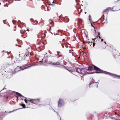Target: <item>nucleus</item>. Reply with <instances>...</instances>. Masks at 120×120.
I'll use <instances>...</instances> for the list:
<instances>
[{"instance_id": "nucleus-1", "label": "nucleus", "mask_w": 120, "mask_h": 120, "mask_svg": "<svg viewBox=\"0 0 120 120\" xmlns=\"http://www.w3.org/2000/svg\"><path fill=\"white\" fill-rule=\"evenodd\" d=\"M87 70L91 71L94 70L96 71V73H100L101 71V69L94 65L92 66H89L88 67Z\"/></svg>"}, {"instance_id": "nucleus-2", "label": "nucleus", "mask_w": 120, "mask_h": 120, "mask_svg": "<svg viewBox=\"0 0 120 120\" xmlns=\"http://www.w3.org/2000/svg\"><path fill=\"white\" fill-rule=\"evenodd\" d=\"M58 107H61L63 106L64 104L63 99L61 98H60L58 103Z\"/></svg>"}, {"instance_id": "nucleus-3", "label": "nucleus", "mask_w": 120, "mask_h": 120, "mask_svg": "<svg viewBox=\"0 0 120 120\" xmlns=\"http://www.w3.org/2000/svg\"><path fill=\"white\" fill-rule=\"evenodd\" d=\"M40 101V99L37 98L36 99H33V103L37 104Z\"/></svg>"}, {"instance_id": "nucleus-4", "label": "nucleus", "mask_w": 120, "mask_h": 120, "mask_svg": "<svg viewBox=\"0 0 120 120\" xmlns=\"http://www.w3.org/2000/svg\"><path fill=\"white\" fill-rule=\"evenodd\" d=\"M112 8L114 11H116L120 9V3L117 6H113Z\"/></svg>"}, {"instance_id": "nucleus-5", "label": "nucleus", "mask_w": 120, "mask_h": 120, "mask_svg": "<svg viewBox=\"0 0 120 120\" xmlns=\"http://www.w3.org/2000/svg\"><path fill=\"white\" fill-rule=\"evenodd\" d=\"M76 71L77 72L81 74H83V71L82 69L81 70L79 68H78L76 70Z\"/></svg>"}, {"instance_id": "nucleus-6", "label": "nucleus", "mask_w": 120, "mask_h": 120, "mask_svg": "<svg viewBox=\"0 0 120 120\" xmlns=\"http://www.w3.org/2000/svg\"><path fill=\"white\" fill-rule=\"evenodd\" d=\"M55 44L57 46H59L60 45V41H56L55 42Z\"/></svg>"}, {"instance_id": "nucleus-7", "label": "nucleus", "mask_w": 120, "mask_h": 120, "mask_svg": "<svg viewBox=\"0 0 120 120\" xmlns=\"http://www.w3.org/2000/svg\"><path fill=\"white\" fill-rule=\"evenodd\" d=\"M110 9V8H108L106 9L105 11H104L103 12L104 13L103 14H104V13L105 14H108L109 11V10Z\"/></svg>"}, {"instance_id": "nucleus-8", "label": "nucleus", "mask_w": 120, "mask_h": 120, "mask_svg": "<svg viewBox=\"0 0 120 120\" xmlns=\"http://www.w3.org/2000/svg\"><path fill=\"white\" fill-rule=\"evenodd\" d=\"M16 94L19 97H23V98H26V97H24L23 95H22L21 94H20L18 92H16Z\"/></svg>"}, {"instance_id": "nucleus-9", "label": "nucleus", "mask_w": 120, "mask_h": 120, "mask_svg": "<svg viewBox=\"0 0 120 120\" xmlns=\"http://www.w3.org/2000/svg\"><path fill=\"white\" fill-rule=\"evenodd\" d=\"M86 43L90 44V46H91V45H93V47H94L95 46V45L96 44V43H95L94 42L93 44L92 42H90L89 41L87 42H86Z\"/></svg>"}, {"instance_id": "nucleus-10", "label": "nucleus", "mask_w": 120, "mask_h": 120, "mask_svg": "<svg viewBox=\"0 0 120 120\" xmlns=\"http://www.w3.org/2000/svg\"><path fill=\"white\" fill-rule=\"evenodd\" d=\"M27 101L29 102H31V103H33V99H30L28 98L26 99Z\"/></svg>"}, {"instance_id": "nucleus-11", "label": "nucleus", "mask_w": 120, "mask_h": 120, "mask_svg": "<svg viewBox=\"0 0 120 120\" xmlns=\"http://www.w3.org/2000/svg\"><path fill=\"white\" fill-rule=\"evenodd\" d=\"M5 92L2 93L0 94V98H1L2 97L3 98H4L5 97Z\"/></svg>"}, {"instance_id": "nucleus-12", "label": "nucleus", "mask_w": 120, "mask_h": 120, "mask_svg": "<svg viewBox=\"0 0 120 120\" xmlns=\"http://www.w3.org/2000/svg\"><path fill=\"white\" fill-rule=\"evenodd\" d=\"M60 38L61 39H62L63 41L64 42L65 41V39L63 38V36H60Z\"/></svg>"}, {"instance_id": "nucleus-13", "label": "nucleus", "mask_w": 120, "mask_h": 120, "mask_svg": "<svg viewBox=\"0 0 120 120\" xmlns=\"http://www.w3.org/2000/svg\"><path fill=\"white\" fill-rule=\"evenodd\" d=\"M24 101L26 103V104L27 105H30V103L29 102L27 101V100H26V99H25L24 100Z\"/></svg>"}, {"instance_id": "nucleus-14", "label": "nucleus", "mask_w": 120, "mask_h": 120, "mask_svg": "<svg viewBox=\"0 0 120 120\" xmlns=\"http://www.w3.org/2000/svg\"><path fill=\"white\" fill-rule=\"evenodd\" d=\"M120 55V53H119L117 55H115L114 56V57L115 58H118V56H119Z\"/></svg>"}, {"instance_id": "nucleus-15", "label": "nucleus", "mask_w": 120, "mask_h": 120, "mask_svg": "<svg viewBox=\"0 0 120 120\" xmlns=\"http://www.w3.org/2000/svg\"><path fill=\"white\" fill-rule=\"evenodd\" d=\"M110 75L113 76L114 78H116L118 76L116 75L112 74H111Z\"/></svg>"}, {"instance_id": "nucleus-16", "label": "nucleus", "mask_w": 120, "mask_h": 120, "mask_svg": "<svg viewBox=\"0 0 120 120\" xmlns=\"http://www.w3.org/2000/svg\"><path fill=\"white\" fill-rule=\"evenodd\" d=\"M97 82H94L93 83H92V82H91V83H90L89 85V86H90V85L91 84H92V86H94V85H95V83H97Z\"/></svg>"}, {"instance_id": "nucleus-17", "label": "nucleus", "mask_w": 120, "mask_h": 120, "mask_svg": "<svg viewBox=\"0 0 120 120\" xmlns=\"http://www.w3.org/2000/svg\"><path fill=\"white\" fill-rule=\"evenodd\" d=\"M21 106H22L24 108H26V105L25 104H22L21 105Z\"/></svg>"}, {"instance_id": "nucleus-18", "label": "nucleus", "mask_w": 120, "mask_h": 120, "mask_svg": "<svg viewBox=\"0 0 120 120\" xmlns=\"http://www.w3.org/2000/svg\"><path fill=\"white\" fill-rule=\"evenodd\" d=\"M51 26H49V30H48V29H47V30L48 31H50L51 30Z\"/></svg>"}, {"instance_id": "nucleus-19", "label": "nucleus", "mask_w": 120, "mask_h": 120, "mask_svg": "<svg viewBox=\"0 0 120 120\" xmlns=\"http://www.w3.org/2000/svg\"><path fill=\"white\" fill-rule=\"evenodd\" d=\"M78 22H79V21H81V20H82L81 19H80V18L78 19Z\"/></svg>"}, {"instance_id": "nucleus-20", "label": "nucleus", "mask_w": 120, "mask_h": 120, "mask_svg": "<svg viewBox=\"0 0 120 120\" xmlns=\"http://www.w3.org/2000/svg\"><path fill=\"white\" fill-rule=\"evenodd\" d=\"M82 20H81V21H79V22H78V23H79V24H81V23L82 22Z\"/></svg>"}, {"instance_id": "nucleus-21", "label": "nucleus", "mask_w": 120, "mask_h": 120, "mask_svg": "<svg viewBox=\"0 0 120 120\" xmlns=\"http://www.w3.org/2000/svg\"><path fill=\"white\" fill-rule=\"evenodd\" d=\"M26 32V31H23V33H22V34H25V33Z\"/></svg>"}, {"instance_id": "nucleus-22", "label": "nucleus", "mask_w": 120, "mask_h": 120, "mask_svg": "<svg viewBox=\"0 0 120 120\" xmlns=\"http://www.w3.org/2000/svg\"><path fill=\"white\" fill-rule=\"evenodd\" d=\"M30 20L31 21H34V20L32 19H30Z\"/></svg>"}, {"instance_id": "nucleus-23", "label": "nucleus", "mask_w": 120, "mask_h": 120, "mask_svg": "<svg viewBox=\"0 0 120 120\" xmlns=\"http://www.w3.org/2000/svg\"><path fill=\"white\" fill-rule=\"evenodd\" d=\"M23 32V31H22L21 30L20 31V33H21V34H22Z\"/></svg>"}, {"instance_id": "nucleus-24", "label": "nucleus", "mask_w": 120, "mask_h": 120, "mask_svg": "<svg viewBox=\"0 0 120 120\" xmlns=\"http://www.w3.org/2000/svg\"><path fill=\"white\" fill-rule=\"evenodd\" d=\"M59 63L58 62H56V64H59Z\"/></svg>"}, {"instance_id": "nucleus-25", "label": "nucleus", "mask_w": 120, "mask_h": 120, "mask_svg": "<svg viewBox=\"0 0 120 120\" xmlns=\"http://www.w3.org/2000/svg\"><path fill=\"white\" fill-rule=\"evenodd\" d=\"M61 45L62 46L63 48L64 47V46L63 44Z\"/></svg>"}, {"instance_id": "nucleus-26", "label": "nucleus", "mask_w": 120, "mask_h": 120, "mask_svg": "<svg viewBox=\"0 0 120 120\" xmlns=\"http://www.w3.org/2000/svg\"><path fill=\"white\" fill-rule=\"evenodd\" d=\"M29 67V66H28V67H25L24 68L25 69V68H28V67Z\"/></svg>"}, {"instance_id": "nucleus-27", "label": "nucleus", "mask_w": 120, "mask_h": 120, "mask_svg": "<svg viewBox=\"0 0 120 120\" xmlns=\"http://www.w3.org/2000/svg\"><path fill=\"white\" fill-rule=\"evenodd\" d=\"M26 30L27 31H29V29H27Z\"/></svg>"}, {"instance_id": "nucleus-28", "label": "nucleus", "mask_w": 120, "mask_h": 120, "mask_svg": "<svg viewBox=\"0 0 120 120\" xmlns=\"http://www.w3.org/2000/svg\"><path fill=\"white\" fill-rule=\"evenodd\" d=\"M15 45H16V46H18L19 47H20L19 45H17V44H16Z\"/></svg>"}, {"instance_id": "nucleus-29", "label": "nucleus", "mask_w": 120, "mask_h": 120, "mask_svg": "<svg viewBox=\"0 0 120 120\" xmlns=\"http://www.w3.org/2000/svg\"><path fill=\"white\" fill-rule=\"evenodd\" d=\"M96 86V87H98V85H97V84H96V86Z\"/></svg>"}, {"instance_id": "nucleus-30", "label": "nucleus", "mask_w": 120, "mask_h": 120, "mask_svg": "<svg viewBox=\"0 0 120 120\" xmlns=\"http://www.w3.org/2000/svg\"><path fill=\"white\" fill-rule=\"evenodd\" d=\"M57 53H60V52H59V51H57Z\"/></svg>"}, {"instance_id": "nucleus-31", "label": "nucleus", "mask_w": 120, "mask_h": 120, "mask_svg": "<svg viewBox=\"0 0 120 120\" xmlns=\"http://www.w3.org/2000/svg\"><path fill=\"white\" fill-rule=\"evenodd\" d=\"M103 39H102L101 40V41H103Z\"/></svg>"}, {"instance_id": "nucleus-32", "label": "nucleus", "mask_w": 120, "mask_h": 120, "mask_svg": "<svg viewBox=\"0 0 120 120\" xmlns=\"http://www.w3.org/2000/svg\"><path fill=\"white\" fill-rule=\"evenodd\" d=\"M89 17L90 18V17H91V16L90 15H89Z\"/></svg>"}, {"instance_id": "nucleus-33", "label": "nucleus", "mask_w": 120, "mask_h": 120, "mask_svg": "<svg viewBox=\"0 0 120 120\" xmlns=\"http://www.w3.org/2000/svg\"><path fill=\"white\" fill-rule=\"evenodd\" d=\"M6 98H7V99H8V97H7H7H6Z\"/></svg>"}, {"instance_id": "nucleus-34", "label": "nucleus", "mask_w": 120, "mask_h": 120, "mask_svg": "<svg viewBox=\"0 0 120 120\" xmlns=\"http://www.w3.org/2000/svg\"><path fill=\"white\" fill-rule=\"evenodd\" d=\"M115 114L116 115V114H117V113H116V112H115Z\"/></svg>"}, {"instance_id": "nucleus-35", "label": "nucleus", "mask_w": 120, "mask_h": 120, "mask_svg": "<svg viewBox=\"0 0 120 120\" xmlns=\"http://www.w3.org/2000/svg\"><path fill=\"white\" fill-rule=\"evenodd\" d=\"M60 16H60L59 17V18H60Z\"/></svg>"}, {"instance_id": "nucleus-36", "label": "nucleus", "mask_w": 120, "mask_h": 120, "mask_svg": "<svg viewBox=\"0 0 120 120\" xmlns=\"http://www.w3.org/2000/svg\"><path fill=\"white\" fill-rule=\"evenodd\" d=\"M99 38H101L100 37V36H99Z\"/></svg>"}, {"instance_id": "nucleus-37", "label": "nucleus", "mask_w": 120, "mask_h": 120, "mask_svg": "<svg viewBox=\"0 0 120 120\" xmlns=\"http://www.w3.org/2000/svg\"><path fill=\"white\" fill-rule=\"evenodd\" d=\"M95 39H93V40H94V41H95L94 40Z\"/></svg>"}, {"instance_id": "nucleus-38", "label": "nucleus", "mask_w": 120, "mask_h": 120, "mask_svg": "<svg viewBox=\"0 0 120 120\" xmlns=\"http://www.w3.org/2000/svg\"><path fill=\"white\" fill-rule=\"evenodd\" d=\"M115 8V9H117V8Z\"/></svg>"}, {"instance_id": "nucleus-39", "label": "nucleus", "mask_w": 120, "mask_h": 120, "mask_svg": "<svg viewBox=\"0 0 120 120\" xmlns=\"http://www.w3.org/2000/svg\"><path fill=\"white\" fill-rule=\"evenodd\" d=\"M105 44H106V42H105Z\"/></svg>"}, {"instance_id": "nucleus-40", "label": "nucleus", "mask_w": 120, "mask_h": 120, "mask_svg": "<svg viewBox=\"0 0 120 120\" xmlns=\"http://www.w3.org/2000/svg\"><path fill=\"white\" fill-rule=\"evenodd\" d=\"M81 79H82V76H81Z\"/></svg>"}, {"instance_id": "nucleus-41", "label": "nucleus", "mask_w": 120, "mask_h": 120, "mask_svg": "<svg viewBox=\"0 0 120 120\" xmlns=\"http://www.w3.org/2000/svg\"><path fill=\"white\" fill-rule=\"evenodd\" d=\"M79 9H78V11H79Z\"/></svg>"}, {"instance_id": "nucleus-42", "label": "nucleus", "mask_w": 120, "mask_h": 120, "mask_svg": "<svg viewBox=\"0 0 120 120\" xmlns=\"http://www.w3.org/2000/svg\"><path fill=\"white\" fill-rule=\"evenodd\" d=\"M57 34L58 35V34Z\"/></svg>"}, {"instance_id": "nucleus-43", "label": "nucleus", "mask_w": 120, "mask_h": 120, "mask_svg": "<svg viewBox=\"0 0 120 120\" xmlns=\"http://www.w3.org/2000/svg\"><path fill=\"white\" fill-rule=\"evenodd\" d=\"M86 72V74H87V72Z\"/></svg>"}, {"instance_id": "nucleus-44", "label": "nucleus", "mask_w": 120, "mask_h": 120, "mask_svg": "<svg viewBox=\"0 0 120 120\" xmlns=\"http://www.w3.org/2000/svg\"><path fill=\"white\" fill-rule=\"evenodd\" d=\"M80 13V12H79V14Z\"/></svg>"}, {"instance_id": "nucleus-45", "label": "nucleus", "mask_w": 120, "mask_h": 120, "mask_svg": "<svg viewBox=\"0 0 120 120\" xmlns=\"http://www.w3.org/2000/svg\"><path fill=\"white\" fill-rule=\"evenodd\" d=\"M4 90V89H3V90H2H2Z\"/></svg>"}, {"instance_id": "nucleus-46", "label": "nucleus", "mask_w": 120, "mask_h": 120, "mask_svg": "<svg viewBox=\"0 0 120 120\" xmlns=\"http://www.w3.org/2000/svg\"><path fill=\"white\" fill-rule=\"evenodd\" d=\"M16 97L18 98V97Z\"/></svg>"}, {"instance_id": "nucleus-47", "label": "nucleus", "mask_w": 120, "mask_h": 120, "mask_svg": "<svg viewBox=\"0 0 120 120\" xmlns=\"http://www.w3.org/2000/svg\"><path fill=\"white\" fill-rule=\"evenodd\" d=\"M82 78H83V77H82Z\"/></svg>"}]
</instances>
